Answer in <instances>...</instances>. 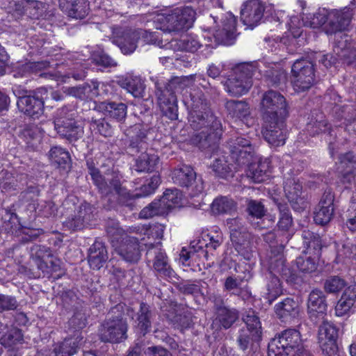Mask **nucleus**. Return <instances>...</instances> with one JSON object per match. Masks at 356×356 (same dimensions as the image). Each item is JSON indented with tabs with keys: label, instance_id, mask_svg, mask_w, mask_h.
<instances>
[{
	"label": "nucleus",
	"instance_id": "1",
	"mask_svg": "<svg viewBox=\"0 0 356 356\" xmlns=\"http://www.w3.org/2000/svg\"><path fill=\"white\" fill-rule=\"evenodd\" d=\"M189 97L186 96L184 99L189 109L188 122L197 131L193 135L191 142L200 149H213L220 139V122L211 112L202 92L190 94Z\"/></svg>",
	"mask_w": 356,
	"mask_h": 356
},
{
	"label": "nucleus",
	"instance_id": "2",
	"mask_svg": "<svg viewBox=\"0 0 356 356\" xmlns=\"http://www.w3.org/2000/svg\"><path fill=\"white\" fill-rule=\"evenodd\" d=\"M329 15L326 19L325 26H323L325 33L327 35H340V39H337L333 47L335 56L323 55L321 61L328 67L337 60H340L348 65L356 66V49L351 47L348 35L342 34L346 31L350 23L351 13L349 8L342 9H328Z\"/></svg>",
	"mask_w": 356,
	"mask_h": 356
},
{
	"label": "nucleus",
	"instance_id": "3",
	"mask_svg": "<svg viewBox=\"0 0 356 356\" xmlns=\"http://www.w3.org/2000/svg\"><path fill=\"white\" fill-rule=\"evenodd\" d=\"M230 157L234 163L228 161L225 156L216 158L211 168L215 175L222 179L232 175V170L238 167L248 163L254 153V147L250 139L244 137H237L229 144Z\"/></svg>",
	"mask_w": 356,
	"mask_h": 356
},
{
	"label": "nucleus",
	"instance_id": "4",
	"mask_svg": "<svg viewBox=\"0 0 356 356\" xmlns=\"http://www.w3.org/2000/svg\"><path fill=\"white\" fill-rule=\"evenodd\" d=\"M196 12L191 6H181L169 12L157 13L152 18L154 27L163 32L180 31L192 27Z\"/></svg>",
	"mask_w": 356,
	"mask_h": 356
},
{
	"label": "nucleus",
	"instance_id": "5",
	"mask_svg": "<svg viewBox=\"0 0 356 356\" xmlns=\"http://www.w3.org/2000/svg\"><path fill=\"white\" fill-rule=\"evenodd\" d=\"M255 67L252 63L236 65L223 83L225 91L231 96H242L247 93L252 86V76Z\"/></svg>",
	"mask_w": 356,
	"mask_h": 356
},
{
	"label": "nucleus",
	"instance_id": "6",
	"mask_svg": "<svg viewBox=\"0 0 356 356\" xmlns=\"http://www.w3.org/2000/svg\"><path fill=\"white\" fill-rule=\"evenodd\" d=\"M300 332L295 329H288L270 341L268 343V356H295L302 353Z\"/></svg>",
	"mask_w": 356,
	"mask_h": 356
},
{
	"label": "nucleus",
	"instance_id": "7",
	"mask_svg": "<svg viewBox=\"0 0 356 356\" xmlns=\"http://www.w3.org/2000/svg\"><path fill=\"white\" fill-rule=\"evenodd\" d=\"M106 231L111 237L112 245L124 261L136 263L140 259V252L136 238L129 236L122 238V229L118 227V224L113 223V227L108 226Z\"/></svg>",
	"mask_w": 356,
	"mask_h": 356
},
{
	"label": "nucleus",
	"instance_id": "8",
	"mask_svg": "<svg viewBox=\"0 0 356 356\" xmlns=\"http://www.w3.org/2000/svg\"><path fill=\"white\" fill-rule=\"evenodd\" d=\"M76 115L73 108L65 106L58 109L55 116V130L70 142L78 140L83 135V127L74 120Z\"/></svg>",
	"mask_w": 356,
	"mask_h": 356
},
{
	"label": "nucleus",
	"instance_id": "9",
	"mask_svg": "<svg viewBox=\"0 0 356 356\" xmlns=\"http://www.w3.org/2000/svg\"><path fill=\"white\" fill-rule=\"evenodd\" d=\"M302 236L306 247V254L296 259V265L300 271L309 273L316 269V261L321 249V240L318 235L309 230H304Z\"/></svg>",
	"mask_w": 356,
	"mask_h": 356
},
{
	"label": "nucleus",
	"instance_id": "10",
	"mask_svg": "<svg viewBox=\"0 0 356 356\" xmlns=\"http://www.w3.org/2000/svg\"><path fill=\"white\" fill-rule=\"evenodd\" d=\"M261 105L264 121L284 120L288 115L286 99L277 91L268 90L265 92Z\"/></svg>",
	"mask_w": 356,
	"mask_h": 356
},
{
	"label": "nucleus",
	"instance_id": "11",
	"mask_svg": "<svg viewBox=\"0 0 356 356\" xmlns=\"http://www.w3.org/2000/svg\"><path fill=\"white\" fill-rule=\"evenodd\" d=\"M183 86L184 83L179 79H175L170 81L163 90L157 88L156 91L159 106L162 113L170 120L177 118L178 106L176 93L183 88Z\"/></svg>",
	"mask_w": 356,
	"mask_h": 356
},
{
	"label": "nucleus",
	"instance_id": "12",
	"mask_svg": "<svg viewBox=\"0 0 356 356\" xmlns=\"http://www.w3.org/2000/svg\"><path fill=\"white\" fill-rule=\"evenodd\" d=\"M292 83L294 90L305 91L312 87L314 82V70L312 62L306 59L297 60L291 69Z\"/></svg>",
	"mask_w": 356,
	"mask_h": 356
},
{
	"label": "nucleus",
	"instance_id": "13",
	"mask_svg": "<svg viewBox=\"0 0 356 356\" xmlns=\"http://www.w3.org/2000/svg\"><path fill=\"white\" fill-rule=\"evenodd\" d=\"M329 15L328 9L320 8L313 15H307L302 19L299 16H293L287 24L289 32L296 38L302 35L303 26L313 29L325 26L326 19Z\"/></svg>",
	"mask_w": 356,
	"mask_h": 356
},
{
	"label": "nucleus",
	"instance_id": "14",
	"mask_svg": "<svg viewBox=\"0 0 356 356\" xmlns=\"http://www.w3.org/2000/svg\"><path fill=\"white\" fill-rule=\"evenodd\" d=\"M104 342L119 343L127 338V323L121 316L109 318L99 330Z\"/></svg>",
	"mask_w": 356,
	"mask_h": 356
},
{
	"label": "nucleus",
	"instance_id": "15",
	"mask_svg": "<svg viewBox=\"0 0 356 356\" xmlns=\"http://www.w3.org/2000/svg\"><path fill=\"white\" fill-rule=\"evenodd\" d=\"M173 182L181 186L191 188V195L197 196L204 191L202 179L196 178V173L192 167L183 165L177 168L172 172Z\"/></svg>",
	"mask_w": 356,
	"mask_h": 356
},
{
	"label": "nucleus",
	"instance_id": "16",
	"mask_svg": "<svg viewBox=\"0 0 356 356\" xmlns=\"http://www.w3.org/2000/svg\"><path fill=\"white\" fill-rule=\"evenodd\" d=\"M31 255L38 268L44 275L52 276L53 273L60 270V261L51 254L49 248L34 245L31 248Z\"/></svg>",
	"mask_w": 356,
	"mask_h": 356
},
{
	"label": "nucleus",
	"instance_id": "17",
	"mask_svg": "<svg viewBox=\"0 0 356 356\" xmlns=\"http://www.w3.org/2000/svg\"><path fill=\"white\" fill-rule=\"evenodd\" d=\"M338 330L327 321H323L319 326L318 339L323 352L328 356L334 355L337 351V339Z\"/></svg>",
	"mask_w": 356,
	"mask_h": 356
},
{
	"label": "nucleus",
	"instance_id": "18",
	"mask_svg": "<svg viewBox=\"0 0 356 356\" xmlns=\"http://www.w3.org/2000/svg\"><path fill=\"white\" fill-rule=\"evenodd\" d=\"M265 5L259 0H248L241 9V19L243 23L250 29L259 24L264 17Z\"/></svg>",
	"mask_w": 356,
	"mask_h": 356
},
{
	"label": "nucleus",
	"instance_id": "19",
	"mask_svg": "<svg viewBox=\"0 0 356 356\" xmlns=\"http://www.w3.org/2000/svg\"><path fill=\"white\" fill-rule=\"evenodd\" d=\"M139 33L136 30L116 28L113 31V42L124 54H131L137 48Z\"/></svg>",
	"mask_w": 356,
	"mask_h": 356
},
{
	"label": "nucleus",
	"instance_id": "20",
	"mask_svg": "<svg viewBox=\"0 0 356 356\" xmlns=\"http://www.w3.org/2000/svg\"><path fill=\"white\" fill-rule=\"evenodd\" d=\"M236 20L231 13H227L222 18V28L215 30L213 38L216 44L232 45L236 37Z\"/></svg>",
	"mask_w": 356,
	"mask_h": 356
},
{
	"label": "nucleus",
	"instance_id": "21",
	"mask_svg": "<svg viewBox=\"0 0 356 356\" xmlns=\"http://www.w3.org/2000/svg\"><path fill=\"white\" fill-rule=\"evenodd\" d=\"M284 120L264 121L262 131L265 140L273 147L282 146L285 143L286 132L284 128Z\"/></svg>",
	"mask_w": 356,
	"mask_h": 356
},
{
	"label": "nucleus",
	"instance_id": "22",
	"mask_svg": "<svg viewBox=\"0 0 356 356\" xmlns=\"http://www.w3.org/2000/svg\"><path fill=\"white\" fill-rule=\"evenodd\" d=\"M222 234L217 227L202 232L201 239L194 240L191 243V248L193 252H199L204 248L211 250L217 249L222 243Z\"/></svg>",
	"mask_w": 356,
	"mask_h": 356
},
{
	"label": "nucleus",
	"instance_id": "23",
	"mask_svg": "<svg viewBox=\"0 0 356 356\" xmlns=\"http://www.w3.org/2000/svg\"><path fill=\"white\" fill-rule=\"evenodd\" d=\"M147 251L148 259L154 258L153 267L161 275L170 277L173 273L168 264V257L161 249V243L149 244Z\"/></svg>",
	"mask_w": 356,
	"mask_h": 356
},
{
	"label": "nucleus",
	"instance_id": "24",
	"mask_svg": "<svg viewBox=\"0 0 356 356\" xmlns=\"http://www.w3.org/2000/svg\"><path fill=\"white\" fill-rule=\"evenodd\" d=\"M39 93L42 95L46 93V90L40 89L36 95L21 97L17 103L22 112L33 118H38L43 112L44 99Z\"/></svg>",
	"mask_w": 356,
	"mask_h": 356
},
{
	"label": "nucleus",
	"instance_id": "25",
	"mask_svg": "<svg viewBox=\"0 0 356 356\" xmlns=\"http://www.w3.org/2000/svg\"><path fill=\"white\" fill-rule=\"evenodd\" d=\"M302 188L299 179L295 177L286 179L284 181V189L286 197L293 209L297 211L306 207V202L301 196Z\"/></svg>",
	"mask_w": 356,
	"mask_h": 356
},
{
	"label": "nucleus",
	"instance_id": "26",
	"mask_svg": "<svg viewBox=\"0 0 356 356\" xmlns=\"http://www.w3.org/2000/svg\"><path fill=\"white\" fill-rule=\"evenodd\" d=\"M334 214V195L325 192L314 213V220L316 224L328 223Z\"/></svg>",
	"mask_w": 356,
	"mask_h": 356
},
{
	"label": "nucleus",
	"instance_id": "27",
	"mask_svg": "<svg viewBox=\"0 0 356 356\" xmlns=\"http://www.w3.org/2000/svg\"><path fill=\"white\" fill-rule=\"evenodd\" d=\"M308 313L312 321L317 318H323L327 311L325 297L321 290H313L309 296L307 302Z\"/></svg>",
	"mask_w": 356,
	"mask_h": 356
},
{
	"label": "nucleus",
	"instance_id": "28",
	"mask_svg": "<svg viewBox=\"0 0 356 356\" xmlns=\"http://www.w3.org/2000/svg\"><path fill=\"white\" fill-rule=\"evenodd\" d=\"M87 165L88 166L89 173L95 184L97 186L102 193L107 194L112 192L113 190L118 194L122 193L120 179L118 176L110 180L109 184H108L97 168L92 165L89 161L87 162Z\"/></svg>",
	"mask_w": 356,
	"mask_h": 356
},
{
	"label": "nucleus",
	"instance_id": "29",
	"mask_svg": "<svg viewBox=\"0 0 356 356\" xmlns=\"http://www.w3.org/2000/svg\"><path fill=\"white\" fill-rule=\"evenodd\" d=\"M59 6L69 17L74 19H83L88 12L87 0H59Z\"/></svg>",
	"mask_w": 356,
	"mask_h": 356
},
{
	"label": "nucleus",
	"instance_id": "30",
	"mask_svg": "<svg viewBox=\"0 0 356 356\" xmlns=\"http://www.w3.org/2000/svg\"><path fill=\"white\" fill-rule=\"evenodd\" d=\"M118 85L134 97H141L145 91V83L140 76L127 74L118 80Z\"/></svg>",
	"mask_w": 356,
	"mask_h": 356
},
{
	"label": "nucleus",
	"instance_id": "31",
	"mask_svg": "<svg viewBox=\"0 0 356 356\" xmlns=\"http://www.w3.org/2000/svg\"><path fill=\"white\" fill-rule=\"evenodd\" d=\"M107 259V250L104 243L95 241L90 248L88 252V260L90 268L98 270L103 266Z\"/></svg>",
	"mask_w": 356,
	"mask_h": 356
},
{
	"label": "nucleus",
	"instance_id": "32",
	"mask_svg": "<svg viewBox=\"0 0 356 356\" xmlns=\"http://www.w3.org/2000/svg\"><path fill=\"white\" fill-rule=\"evenodd\" d=\"M270 161L268 159H264L249 166L248 176L254 182L260 183L266 181L270 176Z\"/></svg>",
	"mask_w": 356,
	"mask_h": 356
},
{
	"label": "nucleus",
	"instance_id": "33",
	"mask_svg": "<svg viewBox=\"0 0 356 356\" xmlns=\"http://www.w3.org/2000/svg\"><path fill=\"white\" fill-rule=\"evenodd\" d=\"M356 300V288L349 286L343 293L335 306V313L338 316L347 314L353 307Z\"/></svg>",
	"mask_w": 356,
	"mask_h": 356
},
{
	"label": "nucleus",
	"instance_id": "34",
	"mask_svg": "<svg viewBox=\"0 0 356 356\" xmlns=\"http://www.w3.org/2000/svg\"><path fill=\"white\" fill-rule=\"evenodd\" d=\"M277 207L280 211V220L277 223L278 232H282L283 237L289 241L293 234L292 217L286 204L279 203Z\"/></svg>",
	"mask_w": 356,
	"mask_h": 356
},
{
	"label": "nucleus",
	"instance_id": "35",
	"mask_svg": "<svg viewBox=\"0 0 356 356\" xmlns=\"http://www.w3.org/2000/svg\"><path fill=\"white\" fill-rule=\"evenodd\" d=\"M275 313L280 318L287 321L289 318H294L298 316V303L293 299L287 298L275 305Z\"/></svg>",
	"mask_w": 356,
	"mask_h": 356
},
{
	"label": "nucleus",
	"instance_id": "36",
	"mask_svg": "<svg viewBox=\"0 0 356 356\" xmlns=\"http://www.w3.org/2000/svg\"><path fill=\"white\" fill-rule=\"evenodd\" d=\"M225 108L232 118L239 119L241 121L248 120L250 115V107L246 102L229 100L226 102Z\"/></svg>",
	"mask_w": 356,
	"mask_h": 356
},
{
	"label": "nucleus",
	"instance_id": "37",
	"mask_svg": "<svg viewBox=\"0 0 356 356\" xmlns=\"http://www.w3.org/2000/svg\"><path fill=\"white\" fill-rule=\"evenodd\" d=\"M226 225L229 229L230 238L233 243H238L245 238H250V234L243 226L241 219L228 218L226 220Z\"/></svg>",
	"mask_w": 356,
	"mask_h": 356
},
{
	"label": "nucleus",
	"instance_id": "38",
	"mask_svg": "<svg viewBox=\"0 0 356 356\" xmlns=\"http://www.w3.org/2000/svg\"><path fill=\"white\" fill-rule=\"evenodd\" d=\"M181 199L182 193L178 189H167L157 202L161 210L170 209L179 207Z\"/></svg>",
	"mask_w": 356,
	"mask_h": 356
},
{
	"label": "nucleus",
	"instance_id": "39",
	"mask_svg": "<svg viewBox=\"0 0 356 356\" xmlns=\"http://www.w3.org/2000/svg\"><path fill=\"white\" fill-rule=\"evenodd\" d=\"M211 209L214 214L231 213L236 211V204L232 199L222 196L214 199L211 205Z\"/></svg>",
	"mask_w": 356,
	"mask_h": 356
},
{
	"label": "nucleus",
	"instance_id": "40",
	"mask_svg": "<svg viewBox=\"0 0 356 356\" xmlns=\"http://www.w3.org/2000/svg\"><path fill=\"white\" fill-rule=\"evenodd\" d=\"M99 108L119 121L123 120L127 115V106L123 103L103 102L99 104Z\"/></svg>",
	"mask_w": 356,
	"mask_h": 356
},
{
	"label": "nucleus",
	"instance_id": "41",
	"mask_svg": "<svg viewBox=\"0 0 356 356\" xmlns=\"http://www.w3.org/2000/svg\"><path fill=\"white\" fill-rule=\"evenodd\" d=\"M159 163V156L154 154L143 153L136 159V170L138 172H152Z\"/></svg>",
	"mask_w": 356,
	"mask_h": 356
},
{
	"label": "nucleus",
	"instance_id": "42",
	"mask_svg": "<svg viewBox=\"0 0 356 356\" xmlns=\"http://www.w3.org/2000/svg\"><path fill=\"white\" fill-rule=\"evenodd\" d=\"M42 3L34 0H21L15 3V12L18 15L28 13L33 17H38V10L42 7Z\"/></svg>",
	"mask_w": 356,
	"mask_h": 356
},
{
	"label": "nucleus",
	"instance_id": "43",
	"mask_svg": "<svg viewBox=\"0 0 356 356\" xmlns=\"http://www.w3.org/2000/svg\"><path fill=\"white\" fill-rule=\"evenodd\" d=\"M238 318V313L235 309H229L227 307H220L217 310V316L214 323H218L222 327L227 329Z\"/></svg>",
	"mask_w": 356,
	"mask_h": 356
},
{
	"label": "nucleus",
	"instance_id": "44",
	"mask_svg": "<svg viewBox=\"0 0 356 356\" xmlns=\"http://www.w3.org/2000/svg\"><path fill=\"white\" fill-rule=\"evenodd\" d=\"M137 327L143 335L151 328V312L148 305L142 302L140 304V309L137 314Z\"/></svg>",
	"mask_w": 356,
	"mask_h": 356
},
{
	"label": "nucleus",
	"instance_id": "45",
	"mask_svg": "<svg viewBox=\"0 0 356 356\" xmlns=\"http://www.w3.org/2000/svg\"><path fill=\"white\" fill-rule=\"evenodd\" d=\"M80 341L77 339H65L54 348L55 356H71L76 353Z\"/></svg>",
	"mask_w": 356,
	"mask_h": 356
},
{
	"label": "nucleus",
	"instance_id": "46",
	"mask_svg": "<svg viewBox=\"0 0 356 356\" xmlns=\"http://www.w3.org/2000/svg\"><path fill=\"white\" fill-rule=\"evenodd\" d=\"M48 155L52 163L63 168L70 161L69 152L60 146L51 147Z\"/></svg>",
	"mask_w": 356,
	"mask_h": 356
},
{
	"label": "nucleus",
	"instance_id": "47",
	"mask_svg": "<svg viewBox=\"0 0 356 356\" xmlns=\"http://www.w3.org/2000/svg\"><path fill=\"white\" fill-rule=\"evenodd\" d=\"M147 130L141 124H135L127 130V135L130 138L131 145L138 147L145 143L147 138Z\"/></svg>",
	"mask_w": 356,
	"mask_h": 356
},
{
	"label": "nucleus",
	"instance_id": "48",
	"mask_svg": "<svg viewBox=\"0 0 356 356\" xmlns=\"http://www.w3.org/2000/svg\"><path fill=\"white\" fill-rule=\"evenodd\" d=\"M266 290L267 292L265 293V298L269 303H271L282 293V287L277 276L270 274Z\"/></svg>",
	"mask_w": 356,
	"mask_h": 356
},
{
	"label": "nucleus",
	"instance_id": "49",
	"mask_svg": "<svg viewBox=\"0 0 356 356\" xmlns=\"http://www.w3.org/2000/svg\"><path fill=\"white\" fill-rule=\"evenodd\" d=\"M90 129L95 134H99L104 137H110L113 130L111 125L104 119H93L90 122Z\"/></svg>",
	"mask_w": 356,
	"mask_h": 356
},
{
	"label": "nucleus",
	"instance_id": "50",
	"mask_svg": "<svg viewBox=\"0 0 356 356\" xmlns=\"http://www.w3.org/2000/svg\"><path fill=\"white\" fill-rule=\"evenodd\" d=\"M235 248L237 252L242 256L243 258L248 261H251L255 257L256 253L255 250H253L252 245L250 244L249 241V238H245L243 240L242 239L238 243H234Z\"/></svg>",
	"mask_w": 356,
	"mask_h": 356
},
{
	"label": "nucleus",
	"instance_id": "51",
	"mask_svg": "<svg viewBox=\"0 0 356 356\" xmlns=\"http://www.w3.org/2000/svg\"><path fill=\"white\" fill-rule=\"evenodd\" d=\"M178 45L181 51L194 52L200 47V42L196 36L189 35L182 38L178 42Z\"/></svg>",
	"mask_w": 356,
	"mask_h": 356
},
{
	"label": "nucleus",
	"instance_id": "52",
	"mask_svg": "<svg viewBox=\"0 0 356 356\" xmlns=\"http://www.w3.org/2000/svg\"><path fill=\"white\" fill-rule=\"evenodd\" d=\"M346 286V282L343 279L338 276H334L326 280L324 288L327 293H337L343 289Z\"/></svg>",
	"mask_w": 356,
	"mask_h": 356
},
{
	"label": "nucleus",
	"instance_id": "53",
	"mask_svg": "<svg viewBox=\"0 0 356 356\" xmlns=\"http://www.w3.org/2000/svg\"><path fill=\"white\" fill-rule=\"evenodd\" d=\"M323 118V116H321L318 120L310 122L307 124L306 131L308 134L314 136L321 132H325L330 130V128L326 120Z\"/></svg>",
	"mask_w": 356,
	"mask_h": 356
},
{
	"label": "nucleus",
	"instance_id": "54",
	"mask_svg": "<svg viewBox=\"0 0 356 356\" xmlns=\"http://www.w3.org/2000/svg\"><path fill=\"white\" fill-rule=\"evenodd\" d=\"M39 194L40 191L38 187L30 186L26 191L22 193L21 198L24 202L27 203L30 209H32L36 211L35 202L38 200Z\"/></svg>",
	"mask_w": 356,
	"mask_h": 356
},
{
	"label": "nucleus",
	"instance_id": "55",
	"mask_svg": "<svg viewBox=\"0 0 356 356\" xmlns=\"http://www.w3.org/2000/svg\"><path fill=\"white\" fill-rule=\"evenodd\" d=\"M243 321L247 325V330L250 332L258 334L261 329V323L254 311H248L243 317Z\"/></svg>",
	"mask_w": 356,
	"mask_h": 356
},
{
	"label": "nucleus",
	"instance_id": "56",
	"mask_svg": "<svg viewBox=\"0 0 356 356\" xmlns=\"http://www.w3.org/2000/svg\"><path fill=\"white\" fill-rule=\"evenodd\" d=\"M23 341V336L21 331L13 328L9 333L3 335L1 338V343L6 347H12Z\"/></svg>",
	"mask_w": 356,
	"mask_h": 356
},
{
	"label": "nucleus",
	"instance_id": "57",
	"mask_svg": "<svg viewBox=\"0 0 356 356\" xmlns=\"http://www.w3.org/2000/svg\"><path fill=\"white\" fill-rule=\"evenodd\" d=\"M247 211L250 218L257 220H261L266 213L264 205L260 202L256 200H250L248 202Z\"/></svg>",
	"mask_w": 356,
	"mask_h": 356
},
{
	"label": "nucleus",
	"instance_id": "58",
	"mask_svg": "<svg viewBox=\"0 0 356 356\" xmlns=\"http://www.w3.org/2000/svg\"><path fill=\"white\" fill-rule=\"evenodd\" d=\"M91 59L99 67L106 68L115 65V61L102 51L95 53Z\"/></svg>",
	"mask_w": 356,
	"mask_h": 356
},
{
	"label": "nucleus",
	"instance_id": "59",
	"mask_svg": "<svg viewBox=\"0 0 356 356\" xmlns=\"http://www.w3.org/2000/svg\"><path fill=\"white\" fill-rule=\"evenodd\" d=\"M57 211V207L52 202H41L37 204L36 211L39 215L49 217L54 216Z\"/></svg>",
	"mask_w": 356,
	"mask_h": 356
},
{
	"label": "nucleus",
	"instance_id": "60",
	"mask_svg": "<svg viewBox=\"0 0 356 356\" xmlns=\"http://www.w3.org/2000/svg\"><path fill=\"white\" fill-rule=\"evenodd\" d=\"M87 92L90 91L92 96H99L107 94L108 85L97 81H92L90 84L86 85Z\"/></svg>",
	"mask_w": 356,
	"mask_h": 356
},
{
	"label": "nucleus",
	"instance_id": "61",
	"mask_svg": "<svg viewBox=\"0 0 356 356\" xmlns=\"http://www.w3.org/2000/svg\"><path fill=\"white\" fill-rule=\"evenodd\" d=\"M29 67V62L17 63L13 70V76L15 78H22L33 74Z\"/></svg>",
	"mask_w": 356,
	"mask_h": 356
},
{
	"label": "nucleus",
	"instance_id": "62",
	"mask_svg": "<svg viewBox=\"0 0 356 356\" xmlns=\"http://www.w3.org/2000/svg\"><path fill=\"white\" fill-rule=\"evenodd\" d=\"M161 183V179L159 175H154L147 185H143L141 188L143 194L141 195L147 196L153 193Z\"/></svg>",
	"mask_w": 356,
	"mask_h": 356
},
{
	"label": "nucleus",
	"instance_id": "63",
	"mask_svg": "<svg viewBox=\"0 0 356 356\" xmlns=\"http://www.w3.org/2000/svg\"><path fill=\"white\" fill-rule=\"evenodd\" d=\"M160 210H161V209L159 203L157 202H153L140 212V217L142 218H149L157 215L160 212Z\"/></svg>",
	"mask_w": 356,
	"mask_h": 356
},
{
	"label": "nucleus",
	"instance_id": "64",
	"mask_svg": "<svg viewBox=\"0 0 356 356\" xmlns=\"http://www.w3.org/2000/svg\"><path fill=\"white\" fill-rule=\"evenodd\" d=\"M143 354L145 356H172L169 351L161 346L144 348Z\"/></svg>",
	"mask_w": 356,
	"mask_h": 356
}]
</instances>
